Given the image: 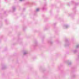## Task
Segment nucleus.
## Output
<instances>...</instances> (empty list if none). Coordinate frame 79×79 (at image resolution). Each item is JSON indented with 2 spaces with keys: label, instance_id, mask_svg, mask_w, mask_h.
<instances>
[{
  "label": "nucleus",
  "instance_id": "nucleus-2",
  "mask_svg": "<svg viewBox=\"0 0 79 79\" xmlns=\"http://www.w3.org/2000/svg\"><path fill=\"white\" fill-rule=\"evenodd\" d=\"M22 0H21V1Z\"/></svg>",
  "mask_w": 79,
  "mask_h": 79
},
{
  "label": "nucleus",
  "instance_id": "nucleus-1",
  "mask_svg": "<svg viewBox=\"0 0 79 79\" xmlns=\"http://www.w3.org/2000/svg\"><path fill=\"white\" fill-rule=\"evenodd\" d=\"M39 9H37L36 10V11H39Z\"/></svg>",
  "mask_w": 79,
  "mask_h": 79
}]
</instances>
